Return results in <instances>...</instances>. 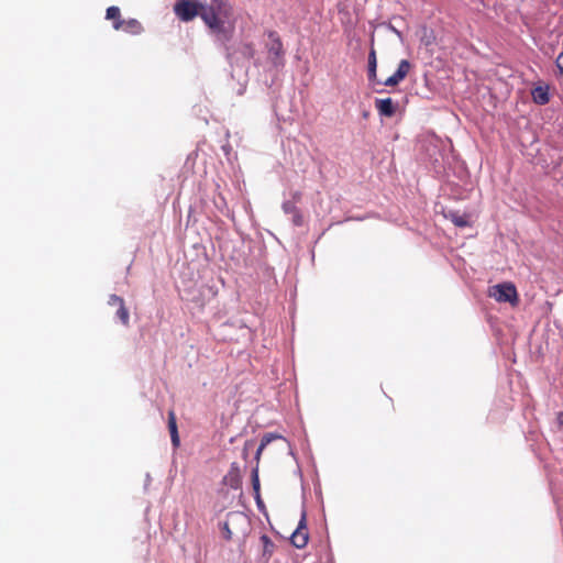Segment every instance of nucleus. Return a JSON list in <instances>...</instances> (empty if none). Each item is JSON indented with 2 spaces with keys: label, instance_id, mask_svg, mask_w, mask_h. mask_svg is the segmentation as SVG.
<instances>
[{
  "label": "nucleus",
  "instance_id": "1",
  "mask_svg": "<svg viewBox=\"0 0 563 563\" xmlns=\"http://www.w3.org/2000/svg\"><path fill=\"white\" fill-rule=\"evenodd\" d=\"M201 20L219 41L228 42L235 31L234 9L229 0H210L205 2Z\"/></svg>",
  "mask_w": 563,
  "mask_h": 563
},
{
  "label": "nucleus",
  "instance_id": "2",
  "mask_svg": "<svg viewBox=\"0 0 563 563\" xmlns=\"http://www.w3.org/2000/svg\"><path fill=\"white\" fill-rule=\"evenodd\" d=\"M205 3L199 0H178L174 5L177 18L184 22L192 21L196 16L201 18Z\"/></svg>",
  "mask_w": 563,
  "mask_h": 563
},
{
  "label": "nucleus",
  "instance_id": "3",
  "mask_svg": "<svg viewBox=\"0 0 563 563\" xmlns=\"http://www.w3.org/2000/svg\"><path fill=\"white\" fill-rule=\"evenodd\" d=\"M488 295L496 301L509 302L512 307H516L519 302L517 288L509 282L494 285L489 288Z\"/></svg>",
  "mask_w": 563,
  "mask_h": 563
},
{
  "label": "nucleus",
  "instance_id": "4",
  "mask_svg": "<svg viewBox=\"0 0 563 563\" xmlns=\"http://www.w3.org/2000/svg\"><path fill=\"white\" fill-rule=\"evenodd\" d=\"M268 56L272 59V63L275 66L283 65V56H284V47L282 40L277 32L269 31L268 32V43L266 44Z\"/></svg>",
  "mask_w": 563,
  "mask_h": 563
},
{
  "label": "nucleus",
  "instance_id": "5",
  "mask_svg": "<svg viewBox=\"0 0 563 563\" xmlns=\"http://www.w3.org/2000/svg\"><path fill=\"white\" fill-rule=\"evenodd\" d=\"M309 540V533L306 525V516L302 515L297 529L294 531V533L290 537V542L294 547L297 549H303Z\"/></svg>",
  "mask_w": 563,
  "mask_h": 563
},
{
  "label": "nucleus",
  "instance_id": "6",
  "mask_svg": "<svg viewBox=\"0 0 563 563\" xmlns=\"http://www.w3.org/2000/svg\"><path fill=\"white\" fill-rule=\"evenodd\" d=\"M410 68H411V65H410V63L407 59L400 60V63L398 65V68L395 71V74L391 75L390 77H388L384 81V85L385 86H390V87H394V86L398 85L400 81H402L407 77V75L410 71Z\"/></svg>",
  "mask_w": 563,
  "mask_h": 563
},
{
  "label": "nucleus",
  "instance_id": "7",
  "mask_svg": "<svg viewBox=\"0 0 563 563\" xmlns=\"http://www.w3.org/2000/svg\"><path fill=\"white\" fill-rule=\"evenodd\" d=\"M375 108L380 115L387 118L394 117L397 110V106L395 104L391 98L376 99Z\"/></svg>",
  "mask_w": 563,
  "mask_h": 563
},
{
  "label": "nucleus",
  "instance_id": "8",
  "mask_svg": "<svg viewBox=\"0 0 563 563\" xmlns=\"http://www.w3.org/2000/svg\"><path fill=\"white\" fill-rule=\"evenodd\" d=\"M444 217L457 228H466L471 225L470 216L466 213L449 210L444 213Z\"/></svg>",
  "mask_w": 563,
  "mask_h": 563
},
{
  "label": "nucleus",
  "instance_id": "9",
  "mask_svg": "<svg viewBox=\"0 0 563 563\" xmlns=\"http://www.w3.org/2000/svg\"><path fill=\"white\" fill-rule=\"evenodd\" d=\"M531 95L533 101L540 106L547 104L550 101L548 86H537L532 89Z\"/></svg>",
  "mask_w": 563,
  "mask_h": 563
},
{
  "label": "nucleus",
  "instance_id": "10",
  "mask_svg": "<svg viewBox=\"0 0 563 563\" xmlns=\"http://www.w3.org/2000/svg\"><path fill=\"white\" fill-rule=\"evenodd\" d=\"M168 430L170 433L172 443L175 448L179 446L180 440L177 429L176 415L173 410L168 412Z\"/></svg>",
  "mask_w": 563,
  "mask_h": 563
},
{
  "label": "nucleus",
  "instance_id": "11",
  "mask_svg": "<svg viewBox=\"0 0 563 563\" xmlns=\"http://www.w3.org/2000/svg\"><path fill=\"white\" fill-rule=\"evenodd\" d=\"M106 18L113 21V29L117 31L121 30L123 20L121 19L120 9L115 5L109 7L106 12Z\"/></svg>",
  "mask_w": 563,
  "mask_h": 563
},
{
  "label": "nucleus",
  "instance_id": "12",
  "mask_svg": "<svg viewBox=\"0 0 563 563\" xmlns=\"http://www.w3.org/2000/svg\"><path fill=\"white\" fill-rule=\"evenodd\" d=\"M284 440V438L278 434V433H265L262 438V441H261V444L260 446L257 448V451H256V454H255V459L256 461L258 462L260 459H261V455L263 453V450L274 440Z\"/></svg>",
  "mask_w": 563,
  "mask_h": 563
},
{
  "label": "nucleus",
  "instance_id": "13",
  "mask_svg": "<svg viewBox=\"0 0 563 563\" xmlns=\"http://www.w3.org/2000/svg\"><path fill=\"white\" fill-rule=\"evenodd\" d=\"M121 30L135 35L140 34L143 31V26L137 20L130 19L128 21L123 20V25L121 26Z\"/></svg>",
  "mask_w": 563,
  "mask_h": 563
},
{
  "label": "nucleus",
  "instance_id": "14",
  "mask_svg": "<svg viewBox=\"0 0 563 563\" xmlns=\"http://www.w3.org/2000/svg\"><path fill=\"white\" fill-rule=\"evenodd\" d=\"M376 68H377V59H376V52L372 47L368 54V79L375 80L376 79Z\"/></svg>",
  "mask_w": 563,
  "mask_h": 563
},
{
  "label": "nucleus",
  "instance_id": "15",
  "mask_svg": "<svg viewBox=\"0 0 563 563\" xmlns=\"http://www.w3.org/2000/svg\"><path fill=\"white\" fill-rule=\"evenodd\" d=\"M117 316L123 325H129L130 322V313L125 307V302L118 307Z\"/></svg>",
  "mask_w": 563,
  "mask_h": 563
},
{
  "label": "nucleus",
  "instance_id": "16",
  "mask_svg": "<svg viewBox=\"0 0 563 563\" xmlns=\"http://www.w3.org/2000/svg\"><path fill=\"white\" fill-rule=\"evenodd\" d=\"M252 486L255 492L257 501L260 503V477L257 467H255L252 472Z\"/></svg>",
  "mask_w": 563,
  "mask_h": 563
},
{
  "label": "nucleus",
  "instance_id": "17",
  "mask_svg": "<svg viewBox=\"0 0 563 563\" xmlns=\"http://www.w3.org/2000/svg\"><path fill=\"white\" fill-rule=\"evenodd\" d=\"M108 303H109L110 306H113V307H117V308H118L119 306H121L122 303H124V299H123L122 297H120V296L111 295V296L109 297Z\"/></svg>",
  "mask_w": 563,
  "mask_h": 563
},
{
  "label": "nucleus",
  "instance_id": "18",
  "mask_svg": "<svg viewBox=\"0 0 563 563\" xmlns=\"http://www.w3.org/2000/svg\"><path fill=\"white\" fill-rule=\"evenodd\" d=\"M222 534L225 540L232 539L233 533H232V531L229 527V523L227 521L223 522V525H222Z\"/></svg>",
  "mask_w": 563,
  "mask_h": 563
},
{
  "label": "nucleus",
  "instance_id": "19",
  "mask_svg": "<svg viewBox=\"0 0 563 563\" xmlns=\"http://www.w3.org/2000/svg\"><path fill=\"white\" fill-rule=\"evenodd\" d=\"M556 68H558V71H559V75L561 77H563V52H561L556 58Z\"/></svg>",
  "mask_w": 563,
  "mask_h": 563
},
{
  "label": "nucleus",
  "instance_id": "20",
  "mask_svg": "<svg viewBox=\"0 0 563 563\" xmlns=\"http://www.w3.org/2000/svg\"><path fill=\"white\" fill-rule=\"evenodd\" d=\"M294 222L297 224V225H300L301 222H302V219H301V216L298 213V211L296 210V216L294 218Z\"/></svg>",
  "mask_w": 563,
  "mask_h": 563
},
{
  "label": "nucleus",
  "instance_id": "21",
  "mask_svg": "<svg viewBox=\"0 0 563 563\" xmlns=\"http://www.w3.org/2000/svg\"><path fill=\"white\" fill-rule=\"evenodd\" d=\"M262 540H263L267 545L273 547V543L271 542V540L268 539V537H267V536H263V537H262Z\"/></svg>",
  "mask_w": 563,
  "mask_h": 563
},
{
  "label": "nucleus",
  "instance_id": "22",
  "mask_svg": "<svg viewBox=\"0 0 563 563\" xmlns=\"http://www.w3.org/2000/svg\"><path fill=\"white\" fill-rule=\"evenodd\" d=\"M284 209H285L286 211H289V210H295V211H296V208H295L294 206H290L289 203H285V205H284Z\"/></svg>",
  "mask_w": 563,
  "mask_h": 563
},
{
  "label": "nucleus",
  "instance_id": "23",
  "mask_svg": "<svg viewBox=\"0 0 563 563\" xmlns=\"http://www.w3.org/2000/svg\"><path fill=\"white\" fill-rule=\"evenodd\" d=\"M250 445H252V443H249V442H247V443H245V445H244V454H245V455H246L247 448H249Z\"/></svg>",
  "mask_w": 563,
  "mask_h": 563
}]
</instances>
